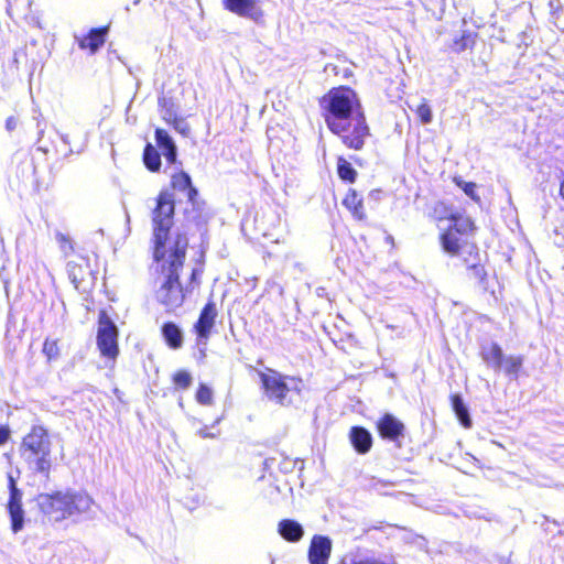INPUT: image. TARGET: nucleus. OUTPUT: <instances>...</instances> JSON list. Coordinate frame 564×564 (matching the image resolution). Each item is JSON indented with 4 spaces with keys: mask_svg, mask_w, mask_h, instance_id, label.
I'll return each mask as SVG.
<instances>
[{
    "mask_svg": "<svg viewBox=\"0 0 564 564\" xmlns=\"http://www.w3.org/2000/svg\"><path fill=\"white\" fill-rule=\"evenodd\" d=\"M523 366V357L522 356H507L502 359L501 369L510 379L516 380L519 377V372Z\"/></svg>",
    "mask_w": 564,
    "mask_h": 564,
    "instance_id": "obj_21",
    "label": "nucleus"
},
{
    "mask_svg": "<svg viewBox=\"0 0 564 564\" xmlns=\"http://www.w3.org/2000/svg\"><path fill=\"white\" fill-rule=\"evenodd\" d=\"M378 431L382 438L399 442L404 433V424L392 414H384L378 422Z\"/></svg>",
    "mask_w": 564,
    "mask_h": 564,
    "instance_id": "obj_11",
    "label": "nucleus"
},
{
    "mask_svg": "<svg viewBox=\"0 0 564 564\" xmlns=\"http://www.w3.org/2000/svg\"><path fill=\"white\" fill-rule=\"evenodd\" d=\"M173 128L184 137L189 134V124L183 118L173 117Z\"/></svg>",
    "mask_w": 564,
    "mask_h": 564,
    "instance_id": "obj_31",
    "label": "nucleus"
},
{
    "mask_svg": "<svg viewBox=\"0 0 564 564\" xmlns=\"http://www.w3.org/2000/svg\"><path fill=\"white\" fill-rule=\"evenodd\" d=\"M279 534L288 542H299L304 535V529L301 523L293 519L281 520L278 524Z\"/></svg>",
    "mask_w": 564,
    "mask_h": 564,
    "instance_id": "obj_15",
    "label": "nucleus"
},
{
    "mask_svg": "<svg viewBox=\"0 0 564 564\" xmlns=\"http://www.w3.org/2000/svg\"><path fill=\"white\" fill-rule=\"evenodd\" d=\"M139 3H140V0H134V1H133V4H134V6H137V4H139Z\"/></svg>",
    "mask_w": 564,
    "mask_h": 564,
    "instance_id": "obj_43",
    "label": "nucleus"
},
{
    "mask_svg": "<svg viewBox=\"0 0 564 564\" xmlns=\"http://www.w3.org/2000/svg\"><path fill=\"white\" fill-rule=\"evenodd\" d=\"M332 541L325 535H314L308 549L310 564H328Z\"/></svg>",
    "mask_w": 564,
    "mask_h": 564,
    "instance_id": "obj_10",
    "label": "nucleus"
},
{
    "mask_svg": "<svg viewBox=\"0 0 564 564\" xmlns=\"http://www.w3.org/2000/svg\"><path fill=\"white\" fill-rule=\"evenodd\" d=\"M56 239L61 243V249L67 256L70 251H73V246L70 239L62 232L56 234Z\"/></svg>",
    "mask_w": 564,
    "mask_h": 564,
    "instance_id": "obj_32",
    "label": "nucleus"
},
{
    "mask_svg": "<svg viewBox=\"0 0 564 564\" xmlns=\"http://www.w3.org/2000/svg\"><path fill=\"white\" fill-rule=\"evenodd\" d=\"M61 140L65 143V144H69V138L67 134H61Z\"/></svg>",
    "mask_w": 564,
    "mask_h": 564,
    "instance_id": "obj_42",
    "label": "nucleus"
},
{
    "mask_svg": "<svg viewBox=\"0 0 564 564\" xmlns=\"http://www.w3.org/2000/svg\"><path fill=\"white\" fill-rule=\"evenodd\" d=\"M462 188H463V191L465 192L466 195H468L473 199L476 198V195H475L476 185H475V183H464V185H462Z\"/></svg>",
    "mask_w": 564,
    "mask_h": 564,
    "instance_id": "obj_35",
    "label": "nucleus"
},
{
    "mask_svg": "<svg viewBox=\"0 0 564 564\" xmlns=\"http://www.w3.org/2000/svg\"><path fill=\"white\" fill-rule=\"evenodd\" d=\"M175 210L174 197L170 192H161L156 206L152 212L153 226V257L161 263L162 280L156 290L155 297L167 310L180 307L185 293L180 283V270L186 257L188 239L183 234L170 237Z\"/></svg>",
    "mask_w": 564,
    "mask_h": 564,
    "instance_id": "obj_1",
    "label": "nucleus"
},
{
    "mask_svg": "<svg viewBox=\"0 0 564 564\" xmlns=\"http://www.w3.org/2000/svg\"><path fill=\"white\" fill-rule=\"evenodd\" d=\"M173 117H177L175 111L172 108H166L163 113V119L169 123H173Z\"/></svg>",
    "mask_w": 564,
    "mask_h": 564,
    "instance_id": "obj_36",
    "label": "nucleus"
},
{
    "mask_svg": "<svg viewBox=\"0 0 564 564\" xmlns=\"http://www.w3.org/2000/svg\"><path fill=\"white\" fill-rule=\"evenodd\" d=\"M196 401L203 405H210L213 403V390L200 383L196 392Z\"/></svg>",
    "mask_w": 564,
    "mask_h": 564,
    "instance_id": "obj_27",
    "label": "nucleus"
},
{
    "mask_svg": "<svg viewBox=\"0 0 564 564\" xmlns=\"http://www.w3.org/2000/svg\"><path fill=\"white\" fill-rule=\"evenodd\" d=\"M171 184L175 191L183 193L192 205L196 204L198 191L194 187L192 178L186 172L180 171L178 173H174Z\"/></svg>",
    "mask_w": 564,
    "mask_h": 564,
    "instance_id": "obj_12",
    "label": "nucleus"
},
{
    "mask_svg": "<svg viewBox=\"0 0 564 564\" xmlns=\"http://www.w3.org/2000/svg\"><path fill=\"white\" fill-rule=\"evenodd\" d=\"M259 2L260 0H224V7L239 17L258 22L262 18Z\"/></svg>",
    "mask_w": 564,
    "mask_h": 564,
    "instance_id": "obj_9",
    "label": "nucleus"
},
{
    "mask_svg": "<svg viewBox=\"0 0 564 564\" xmlns=\"http://www.w3.org/2000/svg\"><path fill=\"white\" fill-rule=\"evenodd\" d=\"M441 243L443 250L451 254V256H457L459 252V238L455 230L453 228H448L445 232L441 236Z\"/></svg>",
    "mask_w": 564,
    "mask_h": 564,
    "instance_id": "obj_20",
    "label": "nucleus"
},
{
    "mask_svg": "<svg viewBox=\"0 0 564 564\" xmlns=\"http://www.w3.org/2000/svg\"><path fill=\"white\" fill-rule=\"evenodd\" d=\"M67 273L72 283L78 288V284L84 280V269L75 261L67 262Z\"/></svg>",
    "mask_w": 564,
    "mask_h": 564,
    "instance_id": "obj_25",
    "label": "nucleus"
},
{
    "mask_svg": "<svg viewBox=\"0 0 564 564\" xmlns=\"http://www.w3.org/2000/svg\"><path fill=\"white\" fill-rule=\"evenodd\" d=\"M143 162L151 172H158L161 167V155L151 143L144 148Z\"/></svg>",
    "mask_w": 564,
    "mask_h": 564,
    "instance_id": "obj_23",
    "label": "nucleus"
},
{
    "mask_svg": "<svg viewBox=\"0 0 564 564\" xmlns=\"http://www.w3.org/2000/svg\"><path fill=\"white\" fill-rule=\"evenodd\" d=\"M338 176L346 182L354 183L357 177V172L352 165L344 158L339 156L337 160Z\"/></svg>",
    "mask_w": 564,
    "mask_h": 564,
    "instance_id": "obj_24",
    "label": "nucleus"
},
{
    "mask_svg": "<svg viewBox=\"0 0 564 564\" xmlns=\"http://www.w3.org/2000/svg\"><path fill=\"white\" fill-rule=\"evenodd\" d=\"M349 440L359 454H366L372 446V436L370 432L362 426H352L349 432Z\"/></svg>",
    "mask_w": 564,
    "mask_h": 564,
    "instance_id": "obj_14",
    "label": "nucleus"
},
{
    "mask_svg": "<svg viewBox=\"0 0 564 564\" xmlns=\"http://www.w3.org/2000/svg\"><path fill=\"white\" fill-rule=\"evenodd\" d=\"M452 220H454V224L451 225L448 228H453L455 232L458 234H466L467 231L473 229V221L469 218H456L454 216L451 217Z\"/></svg>",
    "mask_w": 564,
    "mask_h": 564,
    "instance_id": "obj_26",
    "label": "nucleus"
},
{
    "mask_svg": "<svg viewBox=\"0 0 564 564\" xmlns=\"http://www.w3.org/2000/svg\"><path fill=\"white\" fill-rule=\"evenodd\" d=\"M97 347L101 356L110 360H115L119 354L118 328L105 312L99 315Z\"/></svg>",
    "mask_w": 564,
    "mask_h": 564,
    "instance_id": "obj_6",
    "label": "nucleus"
},
{
    "mask_svg": "<svg viewBox=\"0 0 564 564\" xmlns=\"http://www.w3.org/2000/svg\"><path fill=\"white\" fill-rule=\"evenodd\" d=\"M107 34V29H91L89 33L83 37L78 44L80 48H89L94 54L96 53L105 43Z\"/></svg>",
    "mask_w": 564,
    "mask_h": 564,
    "instance_id": "obj_17",
    "label": "nucleus"
},
{
    "mask_svg": "<svg viewBox=\"0 0 564 564\" xmlns=\"http://www.w3.org/2000/svg\"><path fill=\"white\" fill-rule=\"evenodd\" d=\"M19 452L31 471L42 474L46 480L50 478L52 443L46 429L32 426L23 437Z\"/></svg>",
    "mask_w": 564,
    "mask_h": 564,
    "instance_id": "obj_4",
    "label": "nucleus"
},
{
    "mask_svg": "<svg viewBox=\"0 0 564 564\" xmlns=\"http://www.w3.org/2000/svg\"><path fill=\"white\" fill-rule=\"evenodd\" d=\"M482 360L488 367L500 370L502 367L503 352L501 347L497 343H491L481 346L480 351Z\"/></svg>",
    "mask_w": 564,
    "mask_h": 564,
    "instance_id": "obj_16",
    "label": "nucleus"
},
{
    "mask_svg": "<svg viewBox=\"0 0 564 564\" xmlns=\"http://www.w3.org/2000/svg\"><path fill=\"white\" fill-rule=\"evenodd\" d=\"M470 42H471V33L464 31L463 34L458 39L454 40L453 50L456 53H460L469 46Z\"/></svg>",
    "mask_w": 564,
    "mask_h": 564,
    "instance_id": "obj_29",
    "label": "nucleus"
},
{
    "mask_svg": "<svg viewBox=\"0 0 564 564\" xmlns=\"http://www.w3.org/2000/svg\"><path fill=\"white\" fill-rule=\"evenodd\" d=\"M218 315L216 303L209 301L200 311L197 322L194 324L195 333L197 334L198 344L206 345L210 336L212 329L215 325Z\"/></svg>",
    "mask_w": 564,
    "mask_h": 564,
    "instance_id": "obj_8",
    "label": "nucleus"
},
{
    "mask_svg": "<svg viewBox=\"0 0 564 564\" xmlns=\"http://www.w3.org/2000/svg\"><path fill=\"white\" fill-rule=\"evenodd\" d=\"M468 269L474 278L478 279L480 282L485 280L486 272L481 264H471Z\"/></svg>",
    "mask_w": 564,
    "mask_h": 564,
    "instance_id": "obj_33",
    "label": "nucleus"
},
{
    "mask_svg": "<svg viewBox=\"0 0 564 564\" xmlns=\"http://www.w3.org/2000/svg\"><path fill=\"white\" fill-rule=\"evenodd\" d=\"M261 381L267 397L279 404H289L292 402L291 394H300L302 380L293 377H282L276 371L262 373Z\"/></svg>",
    "mask_w": 564,
    "mask_h": 564,
    "instance_id": "obj_5",
    "label": "nucleus"
},
{
    "mask_svg": "<svg viewBox=\"0 0 564 564\" xmlns=\"http://www.w3.org/2000/svg\"><path fill=\"white\" fill-rule=\"evenodd\" d=\"M197 275H198V270H197V269H193V271H192V275H191V280H192V282H195V281H196Z\"/></svg>",
    "mask_w": 564,
    "mask_h": 564,
    "instance_id": "obj_41",
    "label": "nucleus"
},
{
    "mask_svg": "<svg viewBox=\"0 0 564 564\" xmlns=\"http://www.w3.org/2000/svg\"><path fill=\"white\" fill-rule=\"evenodd\" d=\"M198 435L202 437V438H209V437H215V435L213 433H209L206 429H200L198 431Z\"/></svg>",
    "mask_w": 564,
    "mask_h": 564,
    "instance_id": "obj_40",
    "label": "nucleus"
},
{
    "mask_svg": "<svg viewBox=\"0 0 564 564\" xmlns=\"http://www.w3.org/2000/svg\"><path fill=\"white\" fill-rule=\"evenodd\" d=\"M416 115L424 124H429L433 120L432 109L426 102H422L417 106Z\"/></svg>",
    "mask_w": 564,
    "mask_h": 564,
    "instance_id": "obj_30",
    "label": "nucleus"
},
{
    "mask_svg": "<svg viewBox=\"0 0 564 564\" xmlns=\"http://www.w3.org/2000/svg\"><path fill=\"white\" fill-rule=\"evenodd\" d=\"M10 436V431L8 427L0 426V445L4 444Z\"/></svg>",
    "mask_w": 564,
    "mask_h": 564,
    "instance_id": "obj_38",
    "label": "nucleus"
},
{
    "mask_svg": "<svg viewBox=\"0 0 564 564\" xmlns=\"http://www.w3.org/2000/svg\"><path fill=\"white\" fill-rule=\"evenodd\" d=\"M9 500L7 511L10 516L11 529L14 533L20 532L24 527V509L22 505V490L18 488L15 478L8 475Z\"/></svg>",
    "mask_w": 564,
    "mask_h": 564,
    "instance_id": "obj_7",
    "label": "nucleus"
},
{
    "mask_svg": "<svg viewBox=\"0 0 564 564\" xmlns=\"http://www.w3.org/2000/svg\"><path fill=\"white\" fill-rule=\"evenodd\" d=\"M328 129L349 149L361 150L369 134L357 94L348 87L333 88L321 99Z\"/></svg>",
    "mask_w": 564,
    "mask_h": 564,
    "instance_id": "obj_2",
    "label": "nucleus"
},
{
    "mask_svg": "<svg viewBox=\"0 0 564 564\" xmlns=\"http://www.w3.org/2000/svg\"><path fill=\"white\" fill-rule=\"evenodd\" d=\"M453 411L458 419L459 423L466 427H471V417L469 414L468 406L465 404L460 394H453L451 397Z\"/></svg>",
    "mask_w": 564,
    "mask_h": 564,
    "instance_id": "obj_19",
    "label": "nucleus"
},
{
    "mask_svg": "<svg viewBox=\"0 0 564 564\" xmlns=\"http://www.w3.org/2000/svg\"><path fill=\"white\" fill-rule=\"evenodd\" d=\"M161 330L162 336L170 348L178 349L182 347L183 332L175 323H164Z\"/></svg>",
    "mask_w": 564,
    "mask_h": 564,
    "instance_id": "obj_18",
    "label": "nucleus"
},
{
    "mask_svg": "<svg viewBox=\"0 0 564 564\" xmlns=\"http://www.w3.org/2000/svg\"><path fill=\"white\" fill-rule=\"evenodd\" d=\"M155 141L167 163L176 164L177 148L171 135L163 129L155 130Z\"/></svg>",
    "mask_w": 564,
    "mask_h": 564,
    "instance_id": "obj_13",
    "label": "nucleus"
},
{
    "mask_svg": "<svg viewBox=\"0 0 564 564\" xmlns=\"http://www.w3.org/2000/svg\"><path fill=\"white\" fill-rule=\"evenodd\" d=\"M343 204L352 212L354 216H356L359 219H362L365 216L364 213V205H362V198L360 195L357 194L356 191L350 189L346 197L343 200Z\"/></svg>",
    "mask_w": 564,
    "mask_h": 564,
    "instance_id": "obj_22",
    "label": "nucleus"
},
{
    "mask_svg": "<svg viewBox=\"0 0 564 564\" xmlns=\"http://www.w3.org/2000/svg\"><path fill=\"white\" fill-rule=\"evenodd\" d=\"M36 500L41 511L54 521L86 513L94 503L89 495L75 490L41 494Z\"/></svg>",
    "mask_w": 564,
    "mask_h": 564,
    "instance_id": "obj_3",
    "label": "nucleus"
},
{
    "mask_svg": "<svg viewBox=\"0 0 564 564\" xmlns=\"http://www.w3.org/2000/svg\"><path fill=\"white\" fill-rule=\"evenodd\" d=\"M43 352L51 359L57 355V346L55 341L45 340L43 345Z\"/></svg>",
    "mask_w": 564,
    "mask_h": 564,
    "instance_id": "obj_34",
    "label": "nucleus"
},
{
    "mask_svg": "<svg viewBox=\"0 0 564 564\" xmlns=\"http://www.w3.org/2000/svg\"><path fill=\"white\" fill-rule=\"evenodd\" d=\"M34 119H36V121H37L36 122V128L39 129V132H37L39 140L37 141H40L44 135V127L42 126V122L39 117H34Z\"/></svg>",
    "mask_w": 564,
    "mask_h": 564,
    "instance_id": "obj_39",
    "label": "nucleus"
},
{
    "mask_svg": "<svg viewBox=\"0 0 564 564\" xmlns=\"http://www.w3.org/2000/svg\"><path fill=\"white\" fill-rule=\"evenodd\" d=\"M173 382L177 388L186 390L191 387L193 378L186 370H180L174 375Z\"/></svg>",
    "mask_w": 564,
    "mask_h": 564,
    "instance_id": "obj_28",
    "label": "nucleus"
},
{
    "mask_svg": "<svg viewBox=\"0 0 564 564\" xmlns=\"http://www.w3.org/2000/svg\"><path fill=\"white\" fill-rule=\"evenodd\" d=\"M18 127V119L14 118V117H9L7 120H6V129L8 131H13L15 128Z\"/></svg>",
    "mask_w": 564,
    "mask_h": 564,
    "instance_id": "obj_37",
    "label": "nucleus"
}]
</instances>
